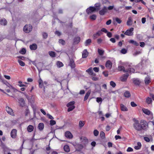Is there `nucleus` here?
Listing matches in <instances>:
<instances>
[{
	"label": "nucleus",
	"mask_w": 154,
	"mask_h": 154,
	"mask_svg": "<svg viewBox=\"0 0 154 154\" xmlns=\"http://www.w3.org/2000/svg\"><path fill=\"white\" fill-rule=\"evenodd\" d=\"M134 121L133 127L137 131H140L146 130L148 127V124L145 121L142 120L139 121L135 119H133Z\"/></svg>",
	"instance_id": "obj_1"
},
{
	"label": "nucleus",
	"mask_w": 154,
	"mask_h": 154,
	"mask_svg": "<svg viewBox=\"0 0 154 154\" xmlns=\"http://www.w3.org/2000/svg\"><path fill=\"white\" fill-rule=\"evenodd\" d=\"M75 103V102L74 101H72L67 104V106L68 107L67 111L68 112L72 111L75 108V106L74 105Z\"/></svg>",
	"instance_id": "obj_2"
},
{
	"label": "nucleus",
	"mask_w": 154,
	"mask_h": 154,
	"mask_svg": "<svg viewBox=\"0 0 154 154\" xmlns=\"http://www.w3.org/2000/svg\"><path fill=\"white\" fill-rule=\"evenodd\" d=\"M32 26L30 25H26L23 28V31L26 33H29L32 31Z\"/></svg>",
	"instance_id": "obj_3"
},
{
	"label": "nucleus",
	"mask_w": 154,
	"mask_h": 154,
	"mask_svg": "<svg viewBox=\"0 0 154 154\" xmlns=\"http://www.w3.org/2000/svg\"><path fill=\"white\" fill-rule=\"evenodd\" d=\"M96 10L97 8L95 7L91 6L87 9L86 11L88 14H89Z\"/></svg>",
	"instance_id": "obj_4"
},
{
	"label": "nucleus",
	"mask_w": 154,
	"mask_h": 154,
	"mask_svg": "<svg viewBox=\"0 0 154 154\" xmlns=\"http://www.w3.org/2000/svg\"><path fill=\"white\" fill-rule=\"evenodd\" d=\"M134 29L133 28H131L128 29L125 32L124 34L128 36H131L133 35Z\"/></svg>",
	"instance_id": "obj_5"
},
{
	"label": "nucleus",
	"mask_w": 154,
	"mask_h": 154,
	"mask_svg": "<svg viewBox=\"0 0 154 154\" xmlns=\"http://www.w3.org/2000/svg\"><path fill=\"white\" fill-rule=\"evenodd\" d=\"M80 139L82 144L85 146L88 144V140L86 137H82L80 138Z\"/></svg>",
	"instance_id": "obj_6"
},
{
	"label": "nucleus",
	"mask_w": 154,
	"mask_h": 154,
	"mask_svg": "<svg viewBox=\"0 0 154 154\" xmlns=\"http://www.w3.org/2000/svg\"><path fill=\"white\" fill-rule=\"evenodd\" d=\"M107 11V8L105 6H104L103 8L99 11V13L101 15H104Z\"/></svg>",
	"instance_id": "obj_7"
},
{
	"label": "nucleus",
	"mask_w": 154,
	"mask_h": 154,
	"mask_svg": "<svg viewBox=\"0 0 154 154\" xmlns=\"http://www.w3.org/2000/svg\"><path fill=\"white\" fill-rule=\"evenodd\" d=\"M6 110L8 114L12 116H14V115L13 110L9 106H6Z\"/></svg>",
	"instance_id": "obj_8"
},
{
	"label": "nucleus",
	"mask_w": 154,
	"mask_h": 154,
	"mask_svg": "<svg viewBox=\"0 0 154 154\" xmlns=\"http://www.w3.org/2000/svg\"><path fill=\"white\" fill-rule=\"evenodd\" d=\"M17 131L16 129H12L11 132V136L13 139H15L17 137Z\"/></svg>",
	"instance_id": "obj_9"
},
{
	"label": "nucleus",
	"mask_w": 154,
	"mask_h": 154,
	"mask_svg": "<svg viewBox=\"0 0 154 154\" xmlns=\"http://www.w3.org/2000/svg\"><path fill=\"white\" fill-rule=\"evenodd\" d=\"M112 66V63L110 60H108L106 61L105 64L106 67L108 69H110Z\"/></svg>",
	"instance_id": "obj_10"
},
{
	"label": "nucleus",
	"mask_w": 154,
	"mask_h": 154,
	"mask_svg": "<svg viewBox=\"0 0 154 154\" xmlns=\"http://www.w3.org/2000/svg\"><path fill=\"white\" fill-rule=\"evenodd\" d=\"M102 34L103 33L101 31H98L93 35V38L94 39H95Z\"/></svg>",
	"instance_id": "obj_11"
},
{
	"label": "nucleus",
	"mask_w": 154,
	"mask_h": 154,
	"mask_svg": "<svg viewBox=\"0 0 154 154\" xmlns=\"http://www.w3.org/2000/svg\"><path fill=\"white\" fill-rule=\"evenodd\" d=\"M65 136L66 137L69 139H72L73 137V135L69 131H67L65 132Z\"/></svg>",
	"instance_id": "obj_12"
},
{
	"label": "nucleus",
	"mask_w": 154,
	"mask_h": 154,
	"mask_svg": "<svg viewBox=\"0 0 154 154\" xmlns=\"http://www.w3.org/2000/svg\"><path fill=\"white\" fill-rule=\"evenodd\" d=\"M135 69L132 68H131L130 65H128V68L126 69V71H125V72H132L134 73L135 72Z\"/></svg>",
	"instance_id": "obj_13"
},
{
	"label": "nucleus",
	"mask_w": 154,
	"mask_h": 154,
	"mask_svg": "<svg viewBox=\"0 0 154 154\" xmlns=\"http://www.w3.org/2000/svg\"><path fill=\"white\" fill-rule=\"evenodd\" d=\"M128 76L129 74L128 73H126V74L123 75L121 78V80L122 82L125 81L127 80Z\"/></svg>",
	"instance_id": "obj_14"
},
{
	"label": "nucleus",
	"mask_w": 154,
	"mask_h": 154,
	"mask_svg": "<svg viewBox=\"0 0 154 154\" xmlns=\"http://www.w3.org/2000/svg\"><path fill=\"white\" fill-rule=\"evenodd\" d=\"M69 65L72 68H74L75 67L74 61L72 59H70V61Z\"/></svg>",
	"instance_id": "obj_15"
},
{
	"label": "nucleus",
	"mask_w": 154,
	"mask_h": 154,
	"mask_svg": "<svg viewBox=\"0 0 154 154\" xmlns=\"http://www.w3.org/2000/svg\"><path fill=\"white\" fill-rule=\"evenodd\" d=\"M0 24L1 25L3 26H6L7 24V21L5 18L0 20Z\"/></svg>",
	"instance_id": "obj_16"
},
{
	"label": "nucleus",
	"mask_w": 154,
	"mask_h": 154,
	"mask_svg": "<svg viewBox=\"0 0 154 154\" xmlns=\"http://www.w3.org/2000/svg\"><path fill=\"white\" fill-rule=\"evenodd\" d=\"M88 55V53L86 49H85L82 52V58H86Z\"/></svg>",
	"instance_id": "obj_17"
},
{
	"label": "nucleus",
	"mask_w": 154,
	"mask_h": 154,
	"mask_svg": "<svg viewBox=\"0 0 154 154\" xmlns=\"http://www.w3.org/2000/svg\"><path fill=\"white\" fill-rule=\"evenodd\" d=\"M30 49L32 50H35L37 49V45L35 43H33L29 46Z\"/></svg>",
	"instance_id": "obj_18"
},
{
	"label": "nucleus",
	"mask_w": 154,
	"mask_h": 154,
	"mask_svg": "<svg viewBox=\"0 0 154 154\" xmlns=\"http://www.w3.org/2000/svg\"><path fill=\"white\" fill-rule=\"evenodd\" d=\"M127 24L128 26H130L132 24V19L131 17H129L127 22Z\"/></svg>",
	"instance_id": "obj_19"
},
{
	"label": "nucleus",
	"mask_w": 154,
	"mask_h": 154,
	"mask_svg": "<svg viewBox=\"0 0 154 154\" xmlns=\"http://www.w3.org/2000/svg\"><path fill=\"white\" fill-rule=\"evenodd\" d=\"M143 112L145 114L149 115L151 113V112L147 109L143 108L142 109Z\"/></svg>",
	"instance_id": "obj_20"
},
{
	"label": "nucleus",
	"mask_w": 154,
	"mask_h": 154,
	"mask_svg": "<svg viewBox=\"0 0 154 154\" xmlns=\"http://www.w3.org/2000/svg\"><path fill=\"white\" fill-rule=\"evenodd\" d=\"M2 83L5 84L7 86L10 88L13 89V87L8 82L6 81L3 80L2 81Z\"/></svg>",
	"instance_id": "obj_21"
},
{
	"label": "nucleus",
	"mask_w": 154,
	"mask_h": 154,
	"mask_svg": "<svg viewBox=\"0 0 154 154\" xmlns=\"http://www.w3.org/2000/svg\"><path fill=\"white\" fill-rule=\"evenodd\" d=\"M34 128V127L32 125H29L27 127V131L29 132H31L33 130Z\"/></svg>",
	"instance_id": "obj_22"
},
{
	"label": "nucleus",
	"mask_w": 154,
	"mask_h": 154,
	"mask_svg": "<svg viewBox=\"0 0 154 154\" xmlns=\"http://www.w3.org/2000/svg\"><path fill=\"white\" fill-rule=\"evenodd\" d=\"M18 100L20 105L22 106H23L25 104V101L24 99L22 98H20Z\"/></svg>",
	"instance_id": "obj_23"
},
{
	"label": "nucleus",
	"mask_w": 154,
	"mask_h": 154,
	"mask_svg": "<svg viewBox=\"0 0 154 154\" xmlns=\"http://www.w3.org/2000/svg\"><path fill=\"white\" fill-rule=\"evenodd\" d=\"M120 108L122 111H126L128 110L127 108L123 104L120 105Z\"/></svg>",
	"instance_id": "obj_24"
},
{
	"label": "nucleus",
	"mask_w": 154,
	"mask_h": 154,
	"mask_svg": "<svg viewBox=\"0 0 154 154\" xmlns=\"http://www.w3.org/2000/svg\"><path fill=\"white\" fill-rule=\"evenodd\" d=\"M44 127V125L43 123H40L38 125V128L40 131L42 130Z\"/></svg>",
	"instance_id": "obj_25"
},
{
	"label": "nucleus",
	"mask_w": 154,
	"mask_h": 154,
	"mask_svg": "<svg viewBox=\"0 0 154 154\" xmlns=\"http://www.w3.org/2000/svg\"><path fill=\"white\" fill-rule=\"evenodd\" d=\"M89 75H92L94 74V73L91 67H90L86 71Z\"/></svg>",
	"instance_id": "obj_26"
},
{
	"label": "nucleus",
	"mask_w": 154,
	"mask_h": 154,
	"mask_svg": "<svg viewBox=\"0 0 154 154\" xmlns=\"http://www.w3.org/2000/svg\"><path fill=\"white\" fill-rule=\"evenodd\" d=\"M38 82L39 87L40 88H42L43 86V81L40 78L39 80L38 81Z\"/></svg>",
	"instance_id": "obj_27"
},
{
	"label": "nucleus",
	"mask_w": 154,
	"mask_h": 154,
	"mask_svg": "<svg viewBox=\"0 0 154 154\" xmlns=\"http://www.w3.org/2000/svg\"><path fill=\"white\" fill-rule=\"evenodd\" d=\"M145 83L146 85H148L150 82V78L148 76L146 77L144 80Z\"/></svg>",
	"instance_id": "obj_28"
},
{
	"label": "nucleus",
	"mask_w": 154,
	"mask_h": 154,
	"mask_svg": "<svg viewBox=\"0 0 154 154\" xmlns=\"http://www.w3.org/2000/svg\"><path fill=\"white\" fill-rule=\"evenodd\" d=\"M124 95L125 97L128 98L130 97L131 94L128 91H126L124 93Z\"/></svg>",
	"instance_id": "obj_29"
},
{
	"label": "nucleus",
	"mask_w": 154,
	"mask_h": 154,
	"mask_svg": "<svg viewBox=\"0 0 154 154\" xmlns=\"http://www.w3.org/2000/svg\"><path fill=\"white\" fill-rule=\"evenodd\" d=\"M56 65L58 68H60L63 66V64L60 61H57L56 63Z\"/></svg>",
	"instance_id": "obj_30"
},
{
	"label": "nucleus",
	"mask_w": 154,
	"mask_h": 154,
	"mask_svg": "<svg viewBox=\"0 0 154 154\" xmlns=\"http://www.w3.org/2000/svg\"><path fill=\"white\" fill-rule=\"evenodd\" d=\"M80 38L79 37L77 36L75 37L74 39V43H78L80 41Z\"/></svg>",
	"instance_id": "obj_31"
},
{
	"label": "nucleus",
	"mask_w": 154,
	"mask_h": 154,
	"mask_svg": "<svg viewBox=\"0 0 154 154\" xmlns=\"http://www.w3.org/2000/svg\"><path fill=\"white\" fill-rule=\"evenodd\" d=\"M63 149L66 152H68L70 151L69 147L67 145H66L64 146Z\"/></svg>",
	"instance_id": "obj_32"
},
{
	"label": "nucleus",
	"mask_w": 154,
	"mask_h": 154,
	"mask_svg": "<svg viewBox=\"0 0 154 154\" xmlns=\"http://www.w3.org/2000/svg\"><path fill=\"white\" fill-rule=\"evenodd\" d=\"M129 42L130 43L134 45L137 46L139 45V44L136 41H134L133 40H131L129 41Z\"/></svg>",
	"instance_id": "obj_33"
},
{
	"label": "nucleus",
	"mask_w": 154,
	"mask_h": 154,
	"mask_svg": "<svg viewBox=\"0 0 154 154\" xmlns=\"http://www.w3.org/2000/svg\"><path fill=\"white\" fill-rule=\"evenodd\" d=\"M91 93L90 91H88V92L86 93L84 98V101H86L88 98Z\"/></svg>",
	"instance_id": "obj_34"
},
{
	"label": "nucleus",
	"mask_w": 154,
	"mask_h": 154,
	"mask_svg": "<svg viewBox=\"0 0 154 154\" xmlns=\"http://www.w3.org/2000/svg\"><path fill=\"white\" fill-rule=\"evenodd\" d=\"M152 99L149 97H147L146 100V102L148 104H150L152 103Z\"/></svg>",
	"instance_id": "obj_35"
},
{
	"label": "nucleus",
	"mask_w": 154,
	"mask_h": 154,
	"mask_svg": "<svg viewBox=\"0 0 154 154\" xmlns=\"http://www.w3.org/2000/svg\"><path fill=\"white\" fill-rule=\"evenodd\" d=\"M48 54L50 56L52 57H54L55 56V52L52 51H50L48 52Z\"/></svg>",
	"instance_id": "obj_36"
},
{
	"label": "nucleus",
	"mask_w": 154,
	"mask_h": 154,
	"mask_svg": "<svg viewBox=\"0 0 154 154\" xmlns=\"http://www.w3.org/2000/svg\"><path fill=\"white\" fill-rule=\"evenodd\" d=\"M26 50L24 48H22L19 51V52L20 54H24L26 53Z\"/></svg>",
	"instance_id": "obj_37"
},
{
	"label": "nucleus",
	"mask_w": 154,
	"mask_h": 154,
	"mask_svg": "<svg viewBox=\"0 0 154 154\" xmlns=\"http://www.w3.org/2000/svg\"><path fill=\"white\" fill-rule=\"evenodd\" d=\"M118 70L120 71H123L125 72V71H126V69H125L124 66H118Z\"/></svg>",
	"instance_id": "obj_38"
},
{
	"label": "nucleus",
	"mask_w": 154,
	"mask_h": 154,
	"mask_svg": "<svg viewBox=\"0 0 154 154\" xmlns=\"http://www.w3.org/2000/svg\"><path fill=\"white\" fill-rule=\"evenodd\" d=\"M18 62L19 63L20 65L22 66H25V63L22 61L21 60H18Z\"/></svg>",
	"instance_id": "obj_39"
},
{
	"label": "nucleus",
	"mask_w": 154,
	"mask_h": 154,
	"mask_svg": "<svg viewBox=\"0 0 154 154\" xmlns=\"http://www.w3.org/2000/svg\"><path fill=\"white\" fill-rule=\"evenodd\" d=\"M98 52L100 55H102L103 54L104 52V50H103L100 49H98Z\"/></svg>",
	"instance_id": "obj_40"
},
{
	"label": "nucleus",
	"mask_w": 154,
	"mask_h": 154,
	"mask_svg": "<svg viewBox=\"0 0 154 154\" xmlns=\"http://www.w3.org/2000/svg\"><path fill=\"white\" fill-rule=\"evenodd\" d=\"M100 135L101 137L103 139L105 138V135L104 132L103 131H101L100 132Z\"/></svg>",
	"instance_id": "obj_41"
},
{
	"label": "nucleus",
	"mask_w": 154,
	"mask_h": 154,
	"mask_svg": "<svg viewBox=\"0 0 154 154\" xmlns=\"http://www.w3.org/2000/svg\"><path fill=\"white\" fill-rule=\"evenodd\" d=\"M85 124V122H83L81 121H79V127L80 128H82L84 126Z\"/></svg>",
	"instance_id": "obj_42"
},
{
	"label": "nucleus",
	"mask_w": 154,
	"mask_h": 154,
	"mask_svg": "<svg viewBox=\"0 0 154 154\" xmlns=\"http://www.w3.org/2000/svg\"><path fill=\"white\" fill-rule=\"evenodd\" d=\"M133 82L136 85H139L140 84V81L137 79L134 80Z\"/></svg>",
	"instance_id": "obj_43"
},
{
	"label": "nucleus",
	"mask_w": 154,
	"mask_h": 154,
	"mask_svg": "<svg viewBox=\"0 0 154 154\" xmlns=\"http://www.w3.org/2000/svg\"><path fill=\"white\" fill-rule=\"evenodd\" d=\"M91 40L90 39H88L86 40L85 44V46H87L91 42Z\"/></svg>",
	"instance_id": "obj_44"
},
{
	"label": "nucleus",
	"mask_w": 154,
	"mask_h": 154,
	"mask_svg": "<svg viewBox=\"0 0 154 154\" xmlns=\"http://www.w3.org/2000/svg\"><path fill=\"white\" fill-rule=\"evenodd\" d=\"M100 3H96L95 4V6L97 8V10H99L100 9Z\"/></svg>",
	"instance_id": "obj_45"
},
{
	"label": "nucleus",
	"mask_w": 154,
	"mask_h": 154,
	"mask_svg": "<svg viewBox=\"0 0 154 154\" xmlns=\"http://www.w3.org/2000/svg\"><path fill=\"white\" fill-rule=\"evenodd\" d=\"M42 36L43 38L46 39L48 37V35L47 33L43 32L42 33Z\"/></svg>",
	"instance_id": "obj_46"
},
{
	"label": "nucleus",
	"mask_w": 154,
	"mask_h": 154,
	"mask_svg": "<svg viewBox=\"0 0 154 154\" xmlns=\"http://www.w3.org/2000/svg\"><path fill=\"white\" fill-rule=\"evenodd\" d=\"M110 84L113 88H115L116 85V84L113 81H111L110 82Z\"/></svg>",
	"instance_id": "obj_47"
},
{
	"label": "nucleus",
	"mask_w": 154,
	"mask_h": 154,
	"mask_svg": "<svg viewBox=\"0 0 154 154\" xmlns=\"http://www.w3.org/2000/svg\"><path fill=\"white\" fill-rule=\"evenodd\" d=\"M115 20L119 24L121 23L122 21V20L118 17L115 18Z\"/></svg>",
	"instance_id": "obj_48"
},
{
	"label": "nucleus",
	"mask_w": 154,
	"mask_h": 154,
	"mask_svg": "<svg viewBox=\"0 0 154 154\" xmlns=\"http://www.w3.org/2000/svg\"><path fill=\"white\" fill-rule=\"evenodd\" d=\"M22 82L21 81H19L18 83L19 84L18 85V86H19L20 87H26L27 86L26 85L22 84Z\"/></svg>",
	"instance_id": "obj_49"
},
{
	"label": "nucleus",
	"mask_w": 154,
	"mask_h": 154,
	"mask_svg": "<svg viewBox=\"0 0 154 154\" xmlns=\"http://www.w3.org/2000/svg\"><path fill=\"white\" fill-rule=\"evenodd\" d=\"M99 133V131L97 130H95L94 131V134L95 136H97Z\"/></svg>",
	"instance_id": "obj_50"
},
{
	"label": "nucleus",
	"mask_w": 154,
	"mask_h": 154,
	"mask_svg": "<svg viewBox=\"0 0 154 154\" xmlns=\"http://www.w3.org/2000/svg\"><path fill=\"white\" fill-rule=\"evenodd\" d=\"M50 125H51L52 126L56 124V122L54 120H51L50 121Z\"/></svg>",
	"instance_id": "obj_51"
},
{
	"label": "nucleus",
	"mask_w": 154,
	"mask_h": 154,
	"mask_svg": "<svg viewBox=\"0 0 154 154\" xmlns=\"http://www.w3.org/2000/svg\"><path fill=\"white\" fill-rule=\"evenodd\" d=\"M127 50L125 48L122 49L121 51V53L123 54H125L127 53Z\"/></svg>",
	"instance_id": "obj_52"
},
{
	"label": "nucleus",
	"mask_w": 154,
	"mask_h": 154,
	"mask_svg": "<svg viewBox=\"0 0 154 154\" xmlns=\"http://www.w3.org/2000/svg\"><path fill=\"white\" fill-rule=\"evenodd\" d=\"M91 19L95 20L96 18V16L95 14H93L90 16Z\"/></svg>",
	"instance_id": "obj_53"
},
{
	"label": "nucleus",
	"mask_w": 154,
	"mask_h": 154,
	"mask_svg": "<svg viewBox=\"0 0 154 154\" xmlns=\"http://www.w3.org/2000/svg\"><path fill=\"white\" fill-rule=\"evenodd\" d=\"M59 42L61 44L63 45L65 44V41L63 39H60L59 40Z\"/></svg>",
	"instance_id": "obj_54"
},
{
	"label": "nucleus",
	"mask_w": 154,
	"mask_h": 154,
	"mask_svg": "<svg viewBox=\"0 0 154 154\" xmlns=\"http://www.w3.org/2000/svg\"><path fill=\"white\" fill-rule=\"evenodd\" d=\"M96 101L97 102L99 103L102 101V99L101 97H97L96 99Z\"/></svg>",
	"instance_id": "obj_55"
},
{
	"label": "nucleus",
	"mask_w": 154,
	"mask_h": 154,
	"mask_svg": "<svg viewBox=\"0 0 154 154\" xmlns=\"http://www.w3.org/2000/svg\"><path fill=\"white\" fill-rule=\"evenodd\" d=\"M131 105L132 107H135L137 106V105L134 102H131Z\"/></svg>",
	"instance_id": "obj_56"
},
{
	"label": "nucleus",
	"mask_w": 154,
	"mask_h": 154,
	"mask_svg": "<svg viewBox=\"0 0 154 154\" xmlns=\"http://www.w3.org/2000/svg\"><path fill=\"white\" fill-rule=\"evenodd\" d=\"M100 31H101V32H104L105 33H106L107 32V30L105 28H102L101 30H100Z\"/></svg>",
	"instance_id": "obj_57"
},
{
	"label": "nucleus",
	"mask_w": 154,
	"mask_h": 154,
	"mask_svg": "<svg viewBox=\"0 0 154 154\" xmlns=\"http://www.w3.org/2000/svg\"><path fill=\"white\" fill-rule=\"evenodd\" d=\"M93 70L95 72H97L99 71V68L97 67H94Z\"/></svg>",
	"instance_id": "obj_58"
},
{
	"label": "nucleus",
	"mask_w": 154,
	"mask_h": 154,
	"mask_svg": "<svg viewBox=\"0 0 154 154\" xmlns=\"http://www.w3.org/2000/svg\"><path fill=\"white\" fill-rule=\"evenodd\" d=\"M133 151V149L132 148L130 147H128L127 149V151L128 152H132Z\"/></svg>",
	"instance_id": "obj_59"
},
{
	"label": "nucleus",
	"mask_w": 154,
	"mask_h": 154,
	"mask_svg": "<svg viewBox=\"0 0 154 154\" xmlns=\"http://www.w3.org/2000/svg\"><path fill=\"white\" fill-rule=\"evenodd\" d=\"M47 116L50 119H54V118L53 116H52L51 115L49 114H47Z\"/></svg>",
	"instance_id": "obj_60"
},
{
	"label": "nucleus",
	"mask_w": 154,
	"mask_h": 154,
	"mask_svg": "<svg viewBox=\"0 0 154 154\" xmlns=\"http://www.w3.org/2000/svg\"><path fill=\"white\" fill-rule=\"evenodd\" d=\"M140 46L142 47H143L144 46L145 44L143 42H140Z\"/></svg>",
	"instance_id": "obj_61"
},
{
	"label": "nucleus",
	"mask_w": 154,
	"mask_h": 154,
	"mask_svg": "<svg viewBox=\"0 0 154 154\" xmlns=\"http://www.w3.org/2000/svg\"><path fill=\"white\" fill-rule=\"evenodd\" d=\"M146 21V18L145 17H143L141 19L142 22L143 23H144Z\"/></svg>",
	"instance_id": "obj_62"
},
{
	"label": "nucleus",
	"mask_w": 154,
	"mask_h": 154,
	"mask_svg": "<svg viewBox=\"0 0 154 154\" xmlns=\"http://www.w3.org/2000/svg\"><path fill=\"white\" fill-rule=\"evenodd\" d=\"M112 22V20H108L106 23V24L107 25H110Z\"/></svg>",
	"instance_id": "obj_63"
},
{
	"label": "nucleus",
	"mask_w": 154,
	"mask_h": 154,
	"mask_svg": "<svg viewBox=\"0 0 154 154\" xmlns=\"http://www.w3.org/2000/svg\"><path fill=\"white\" fill-rule=\"evenodd\" d=\"M144 139L147 142H149L150 141V140L148 137H144Z\"/></svg>",
	"instance_id": "obj_64"
}]
</instances>
